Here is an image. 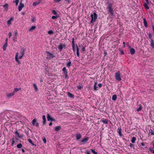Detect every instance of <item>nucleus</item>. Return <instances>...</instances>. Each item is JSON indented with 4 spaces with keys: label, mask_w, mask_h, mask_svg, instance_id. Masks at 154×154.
<instances>
[{
    "label": "nucleus",
    "mask_w": 154,
    "mask_h": 154,
    "mask_svg": "<svg viewBox=\"0 0 154 154\" xmlns=\"http://www.w3.org/2000/svg\"><path fill=\"white\" fill-rule=\"evenodd\" d=\"M115 77L116 79L118 81H120L122 80L121 73L119 71H117L115 73Z\"/></svg>",
    "instance_id": "1"
},
{
    "label": "nucleus",
    "mask_w": 154,
    "mask_h": 154,
    "mask_svg": "<svg viewBox=\"0 0 154 154\" xmlns=\"http://www.w3.org/2000/svg\"><path fill=\"white\" fill-rule=\"evenodd\" d=\"M91 23H92L94 22L97 19V14L95 13H94L93 14H91Z\"/></svg>",
    "instance_id": "2"
},
{
    "label": "nucleus",
    "mask_w": 154,
    "mask_h": 154,
    "mask_svg": "<svg viewBox=\"0 0 154 154\" xmlns=\"http://www.w3.org/2000/svg\"><path fill=\"white\" fill-rule=\"evenodd\" d=\"M46 53L47 54V59H50L55 57V56L54 55L48 51H46Z\"/></svg>",
    "instance_id": "3"
},
{
    "label": "nucleus",
    "mask_w": 154,
    "mask_h": 154,
    "mask_svg": "<svg viewBox=\"0 0 154 154\" xmlns=\"http://www.w3.org/2000/svg\"><path fill=\"white\" fill-rule=\"evenodd\" d=\"M107 9L108 10L110 14L112 15H113V10L112 8V5L111 4L108 5Z\"/></svg>",
    "instance_id": "4"
},
{
    "label": "nucleus",
    "mask_w": 154,
    "mask_h": 154,
    "mask_svg": "<svg viewBox=\"0 0 154 154\" xmlns=\"http://www.w3.org/2000/svg\"><path fill=\"white\" fill-rule=\"evenodd\" d=\"M62 71L63 72L64 74L65 75V78H67V71L65 67H64L62 69Z\"/></svg>",
    "instance_id": "5"
},
{
    "label": "nucleus",
    "mask_w": 154,
    "mask_h": 154,
    "mask_svg": "<svg viewBox=\"0 0 154 154\" xmlns=\"http://www.w3.org/2000/svg\"><path fill=\"white\" fill-rule=\"evenodd\" d=\"M24 7L23 4L22 3L21 1L20 2L19 5L18 7V10L19 11H20Z\"/></svg>",
    "instance_id": "6"
},
{
    "label": "nucleus",
    "mask_w": 154,
    "mask_h": 154,
    "mask_svg": "<svg viewBox=\"0 0 154 154\" xmlns=\"http://www.w3.org/2000/svg\"><path fill=\"white\" fill-rule=\"evenodd\" d=\"M19 53L18 52H17L15 56V61L17 62V63L19 64H20L21 63L20 61L18 59V56Z\"/></svg>",
    "instance_id": "7"
},
{
    "label": "nucleus",
    "mask_w": 154,
    "mask_h": 154,
    "mask_svg": "<svg viewBox=\"0 0 154 154\" xmlns=\"http://www.w3.org/2000/svg\"><path fill=\"white\" fill-rule=\"evenodd\" d=\"M20 55L19 57V58L20 59H21L24 56V50L23 49L21 50L20 51Z\"/></svg>",
    "instance_id": "8"
},
{
    "label": "nucleus",
    "mask_w": 154,
    "mask_h": 154,
    "mask_svg": "<svg viewBox=\"0 0 154 154\" xmlns=\"http://www.w3.org/2000/svg\"><path fill=\"white\" fill-rule=\"evenodd\" d=\"M47 118L48 120V121H55V119L51 117L49 114H48Z\"/></svg>",
    "instance_id": "9"
},
{
    "label": "nucleus",
    "mask_w": 154,
    "mask_h": 154,
    "mask_svg": "<svg viewBox=\"0 0 154 154\" xmlns=\"http://www.w3.org/2000/svg\"><path fill=\"white\" fill-rule=\"evenodd\" d=\"M14 95V92H12L11 93L9 94H7V97L9 99L11 97H12Z\"/></svg>",
    "instance_id": "10"
},
{
    "label": "nucleus",
    "mask_w": 154,
    "mask_h": 154,
    "mask_svg": "<svg viewBox=\"0 0 154 154\" xmlns=\"http://www.w3.org/2000/svg\"><path fill=\"white\" fill-rule=\"evenodd\" d=\"M82 137L81 135L80 134H77L76 135V139L78 140Z\"/></svg>",
    "instance_id": "11"
},
{
    "label": "nucleus",
    "mask_w": 154,
    "mask_h": 154,
    "mask_svg": "<svg viewBox=\"0 0 154 154\" xmlns=\"http://www.w3.org/2000/svg\"><path fill=\"white\" fill-rule=\"evenodd\" d=\"M89 139L88 137H85L83 138L82 140H81V143L86 142Z\"/></svg>",
    "instance_id": "12"
},
{
    "label": "nucleus",
    "mask_w": 154,
    "mask_h": 154,
    "mask_svg": "<svg viewBox=\"0 0 154 154\" xmlns=\"http://www.w3.org/2000/svg\"><path fill=\"white\" fill-rule=\"evenodd\" d=\"M101 121L104 124H107L108 123V120L106 119H102L101 120Z\"/></svg>",
    "instance_id": "13"
},
{
    "label": "nucleus",
    "mask_w": 154,
    "mask_h": 154,
    "mask_svg": "<svg viewBox=\"0 0 154 154\" xmlns=\"http://www.w3.org/2000/svg\"><path fill=\"white\" fill-rule=\"evenodd\" d=\"M61 129V127L60 126H56L55 128V131H58Z\"/></svg>",
    "instance_id": "14"
},
{
    "label": "nucleus",
    "mask_w": 154,
    "mask_h": 154,
    "mask_svg": "<svg viewBox=\"0 0 154 154\" xmlns=\"http://www.w3.org/2000/svg\"><path fill=\"white\" fill-rule=\"evenodd\" d=\"M41 1V0H39L38 2H34L33 3V6H36L37 5L40 4V2Z\"/></svg>",
    "instance_id": "15"
},
{
    "label": "nucleus",
    "mask_w": 154,
    "mask_h": 154,
    "mask_svg": "<svg viewBox=\"0 0 154 154\" xmlns=\"http://www.w3.org/2000/svg\"><path fill=\"white\" fill-rule=\"evenodd\" d=\"M143 21L144 25L145 26V27L147 28V23L145 18H143Z\"/></svg>",
    "instance_id": "16"
},
{
    "label": "nucleus",
    "mask_w": 154,
    "mask_h": 154,
    "mask_svg": "<svg viewBox=\"0 0 154 154\" xmlns=\"http://www.w3.org/2000/svg\"><path fill=\"white\" fill-rule=\"evenodd\" d=\"M42 119H43V124L44 125H45L46 124V118H45V115H43L42 116Z\"/></svg>",
    "instance_id": "17"
},
{
    "label": "nucleus",
    "mask_w": 154,
    "mask_h": 154,
    "mask_svg": "<svg viewBox=\"0 0 154 154\" xmlns=\"http://www.w3.org/2000/svg\"><path fill=\"white\" fill-rule=\"evenodd\" d=\"M130 53L131 54H133L135 53V50L133 48H131L130 49Z\"/></svg>",
    "instance_id": "18"
},
{
    "label": "nucleus",
    "mask_w": 154,
    "mask_h": 154,
    "mask_svg": "<svg viewBox=\"0 0 154 154\" xmlns=\"http://www.w3.org/2000/svg\"><path fill=\"white\" fill-rule=\"evenodd\" d=\"M67 95H68V96L69 97H71V98H73L74 97V95H73L71 93H70L69 92H67Z\"/></svg>",
    "instance_id": "19"
},
{
    "label": "nucleus",
    "mask_w": 154,
    "mask_h": 154,
    "mask_svg": "<svg viewBox=\"0 0 154 154\" xmlns=\"http://www.w3.org/2000/svg\"><path fill=\"white\" fill-rule=\"evenodd\" d=\"M7 42H5V44L4 45L3 47V50L4 51H5L6 49V48L7 47Z\"/></svg>",
    "instance_id": "20"
},
{
    "label": "nucleus",
    "mask_w": 154,
    "mask_h": 154,
    "mask_svg": "<svg viewBox=\"0 0 154 154\" xmlns=\"http://www.w3.org/2000/svg\"><path fill=\"white\" fill-rule=\"evenodd\" d=\"M97 82H95L94 84V90H96V91L97 90V88H98V87L97 86Z\"/></svg>",
    "instance_id": "21"
},
{
    "label": "nucleus",
    "mask_w": 154,
    "mask_h": 154,
    "mask_svg": "<svg viewBox=\"0 0 154 154\" xmlns=\"http://www.w3.org/2000/svg\"><path fill=\"white\" fill-rule=\"evenodd\" d=\"M150 45L153 48H154V42L153 39L151 40Z\"/></svg>",
    "instance_id": "22"
},
{
    "label": "nucleus",
    "mask_w": 154,
    "mask_h": 154,
    "mask_svg": "<svg viewBox=\"0 0 154 154\" xmlns=\"http://www.w3.org/2000/svg\"><path fill=\"white\" fill-rule=\"evenodd\" d=\"M76 52H77L76 54H77V55L78 57H79V49L78 48L77 45L76 46Z\"/></svg>",
    "instance_id": "23"
},
{
    "label": "nucleus",
    "mask_w": 154,
    "mask_h": 154,
    "mask_svg": "<svg viewBox=\"0 0 154 154\" xmlns=\"http://www.w3.org/2000/svg\"><path fill=\"white\" fill-rule=\"evenodd\" d=\"M118 129L119 130V131H118V132L119 133V136L121 137L122 136V134L121 133V128H118Z\"/></svg>",
    "instance_id": "24"
},
{
    "label": "nucleus",
    "mask_w": 154,
    "mask_h": 154,
    "mask_svg": "<svg viewBox=\"0 0 154 154\" xmlns=\"http://www.w3.org/2000/svg\"><path fill=\"white\" fill-rule=\"evenodd\" d=\"M117 98V96L116 94L113 95L112 97V99L113 100H115Z\"/></svg>",
    "instance_id": "25"
},
{
    "label": "nucleus",
    "mask_w": 154,
    "mask_h": 154,
    "mask_svg": "<svg viewBox=\"0 0 154 154\" xmlns=\"http://www.w3.org/2000/svg\"><path fill=\"white\" fill-rule=\"evenodd\" d=\"M148 35L149 38L150 39V40L153 39L152 38V34L151 33H149L148 34Z\"/></svg>",
    "instance_id": "26"
},
{
    "label": "nucleus",
    "mask_w": 154,
    "mask_h": 154,
    "mask_svg": "<svg viewBox=\"0 0 154 154\" xmlns=\"http://www.w3.org/2000/svg\"><path fill=\"white\" fill-rule=\"evenodd\" d=\"M3 7L5 10H7L8 8V5L7 4H6L3 5Z\"/></svg>",
    "instance_id": "27"
},
{
    "label": "nucleus",
    "mask_w": 154,
    "mask_h": 154,
    "mask_svg": "<svg viewBox=\"0 0 154 154\" xmlns=\"http://www.w3.org/2000/svg\"><path fill=\"white\" fill-rule=\"evenodd\" d=\"M14 133L15 134H17L19 138H20L22 137L21 135H20L19 133H18L17 131H15Z\"/></svg>",
    "instance_id": "28"
},
{
    "label": "nucleus",
    "mask_w": 154,
    "mask_h": 154,
    "mask_svg": "<svg viewBox=\"0 0 154 154\" xmlns=\"http://www.w3.org/2000/svg\"><path fill=\"white\" fill-rule=\"evenodd\" d=\"M28 141L29 142V143H30L31 144H32L33 146H36V145L35 144H34L33 143L32 140L30 139H29L28 140Z\"/></svg>",
    "instance_id": "29"
},
{
    "label": "nucleus",
    "mask_w": 154,
    "mask_h": 154,
    "mask_svg": "<svg viewBox=\"0 0 154 154\" xmlns=\"http://www.w3.org/2000/svg\"><path fill=\"white\" fill-rule=\"evenodd\" d=\"M136 140V138L135 137H133L132 138V139L131 140V142L134 143H135V141Z\"/></svg>",
    "instance_id": "30"
},
{
    "label": "nucleus",
    "mask_w": 154,
    "mask_h": 154,
    "mask_svg": "<svg viewBox=\"0 0 154 154\" xmlns=\"http://www.w3.org/2000/svg\"><path fill=\"white\" fill-rule=\"evenodd\" d=\"M13 19L11 18L9 20L7 21V23L8 25H9L11 23V22L12 20Z\"/></svg>",
    "instance_id": "31"
},
{
    "label": "nucleus",
    "mask_w": 154,
    "mask_h": 154,
    "mask_svg": "<svg viewBox=\"0 0 154 154\" xmlns=\"http://www.w3.org/2000/svg\"><path fill=\"white\" fill-rule=\"evenodd\" d=\"M36 28L35 26H33L29 30V31H32Z\"/></svg>",
    "instance_id": "32"
},
{
    "label": "nucleus",
    "mask_w": 154,
    "mask_h": 154,
    "mask_svg": "<svg viewBox=\"0 0 154 154\" xmlns=\"http://www.w3.org/2000/svg\"><path fill=\"white\" fill-rule=\"evenodd\" d=\"M37 121V119H34L32 121V124L33 125H35V123Z\"/></svg>",
    "instance_id": "33"
},
{
    "label": "nucleus",
    "mask_w": 154,
    "mask_h": 154,
    "mask_svg": "<svg viewBox=\"0 0 154 154\" xmlns=\"http://www.w3.org/2000/svg\"><path fill=\"white\" fill-rule=\"evenodd\" d=\"M71 63L70 61H69V62L68 63H66V66L68 67H69L71 65Z\"/></svg>",
    "instance_id": "34"
},
{
    "label": "nucleus",
    "mask_w": 154,
    "mask_h": 154,
    "mask_svg": "<svg viewBox=\"0 0 154 154\" xmlns=\"http://www.w3.org/2000/svg\"><path fill=\"white\" fill-rule=\"evenodd\" d=\"M17 36L13 35V40L14 41H17Z\"/></svg>",
    "instance_id": "35"
},
{
    "label": "nucleus",
    "mask_w": 154,
    "mask_h": 154,
    "mask_svg": "<svg viewBox=\"0 0 154 154\" xmlns=\"http://www.w3.org/2000/svg\"><path fill=\"white\" fill-rule=\"evenodd\" d=\"M20 88H15L14 91L13 92H14L15 93L20 91Z\"/></svg>",
    "instance_id": "36"
},
{
    "label": "nucleus",
    "mask_w": 154,
    "mask_h": 154,
    "mask_svg": "<svg viewBox=\"0 0 154 154\" xmlns=\"http://www.w3.org/2000/svg\"><path fill=\"white\" fill-rule=\"evenodd\" d=\"M22 146V145L21 143H19L17 145V147L18 148H21Z\"/></svg>",
    "instance_id": "37"
},
{
    "label": "nucleus",
    "mask_w": 154,
    "mask_h": 154,
    "mask_svg": "<svg viewBox=\"0 0 154 154\" xmlns=\"http://www.w3.org/2000/svg\"><path fill=\"white\" fill-rule=\"evenodd\" d=\"M58 48L60 50V51H61L63 48V47L62 45L61 44L60 45H59Z\"/></svg>",
    "instance_id": "38"
},
{
    "label": "nucleus",
    "mask_w": 154,
    "mask_h": 154,
    "mask_svg": "<svg viewBox=\"0 0 154 154\" xmlns=\"http://www.w3.org/2000/svg\"><path fill=\"white\" fill-rule=\"evenodd\" d=\"M33 85L35 89V91H37V90H38V88L36 85L35 84H34Z\"/></svg>",
    "instance_id": "39"
},
{
    "label": "nucleus",
    "mask_w": 154,
    "mask_h": 154,
    "mask_svg": "<svg viewBox=\"0 0 154 154\" xmlns=\"http://www.w3.org/2000/svg\"><path fill=\"white\" fill-rule=\"evenodd\" d=\"M119 51H120V52H121V53L123 55L124 54V53L123 50H122V49H120V48L119 49Z\"/></svg>",
    "instance_id": "40"
},
{
    "label": "nucleus",
    "mask_w": 154,
    "mask_h": 154,
    "mask_svg": "<svg viewBox=\"0 0 154 154\" xmlns=\"http://www.w3.org/2000/svg\"><path fill=\"white\" fill-rule=\"evenodd\" d=\"M144 6L145 8L147 9H149V7L147 5V4L146 3H145L144 4Z\"/></svg>",
    "instance_id": "41"
},
{
    "label": "nucleus",
    "mask_w": 154,
    "mask_h": 154,
    "mask_svg": "<svg viewBox=\"0 0 154 154\" xmlns=\"http://www.w3.org/2000/svg\"><path fill=\"white\" fill-rule=\"evenodd\" d=\"M142 109V107L141 106H140L139 108L137 109V112H139V111H140Z\"/></svg>",
    "instance_id": "42"
},
{
    "label": "nucleus",
    "mask_w": 154,
    "mask_h": 154,
    "mask_svg": "<svg viewBox=\"0 0 154 154\" xmlns=\"http://www.w3.org/2000/svg\"><path fill=\"white\" fill-rule=\"evenodd\" d=\"M91 151L94 154H97V152H95L94 149H91Z\"/></svg>",
    "instance_id": "43"
},
{
    "label": "nucleus",
    "mask_w": 154,
    "mask_h": 154,
    "mask_svg": "<svg viewBox=\"0 0 154 154\" xmlns=\"http://www.w3.org/2000/svg\"><path fill=\"white\" fill-rule=\"evenodd\" d=\"M19 0H15V2H15L16 3V5H17L18 4V2H19Z\"/></svg>",
    "instance_id": "44"
},
{
    "label": "nucleus",
    "mask_w": 154,
    "mask_h": 154,
    "mask_svg": "<svg viewBox=\"0 0 154 154\" xmlns=\"http://www.w3.org/2000/svg\"><path fill=\"white\" fill-rule=\"evenodd\" d=\"M48 33L49 34H52L53 33V32L52 30H50L48 31Z\"/></svg>",
    "instance_id": "45"
},
{
    "label": "nucleus",
    "mask_w": 154,
    "mask_h": 154,
    "mask_svg": "<svg viewBox=\"0 0 154 154\" xmlns=\"http://www.w3.org/2000/svg\"><path fill=\"white\" fill-rule=\"evenodd\" d=\"M55 2L58 3L60 2L61 0H53Z\"/></svg>",
    "instance_id": "46"
},
{
    "label": "nucleus",
    "mask_w": 154,
    "mask_h": 154,
    "mask_svg": "<svg viewBox=\"0 0 154 154\" xmlns=\"http://www.w3.org/2000/svg\"><path fill=\"white\" fill-rule=\"evenodd\" d=\"M77 88L79 89H81L82 87L80 85H79L77 86Z\"/></svg>",
    "instance_id": "47"
},
{
    "label": "nucleus",
    "mask_w": 154,
    "mask_h": 154,
    "mask_svg": "<svg viewBox=\"0 0 154 154\" xmlns=\"http://www.w3.org/2000/svg\"><path fill=\"white\" fill-rule=\"evenodd\" d=\"M57 17H58L57 16H53L52 17V19H57Z\"/></svg>",
    "instance_id": "48"
},
{
    "label": "nucleus",
    "mask_w": 154,
    "mask_h": 154,
    "mask_svg": "<svg viewBox=\"0 0 154 154\" xmlns=\"http://www.w3.org/2000/svg\"><path fill=\"white\" fill-rule=\"evenodd\" d=\"M129 146L131 147H134V145H133V144L131 143H130V144H129Z\"/></svg>",
    "instance_id": "49"
},
{
    "label": "nucleus",
    "mask_w": 154,
    "mask_h": 154,
    "mask_svg": "<svg viewBox=\"0 0 154 154\" xmlns=\"http://www.w3.org/2000/svg\"><path fill=\"white\" fill-rule=\"evenodd\" d=\"M17 34H18V33H17V31H15L14 32V35L17 36Z\"/></svg>",
    "instance_id": "50"
},
{
    "label": "nucleus",
    "mask_w": 154,
    "mask_h": 154,
    "mask_svg": "<svg viewBox=\"0 0 154 154\" xmlns=\"http://www.w3.org/2000/svg\"><path fill=\"white\" fill-rule=\"evenodd\" d=\"M43 141L44 143H46V139L45 138H44L43 139Z\"/></svg>",
    "instance_id": "51"
},
{
    "label": "nucleus",
    "mask_w": 154,
    "mask_h": 154,
    "mask_svg": "<svg viewBox=\"0 0 154 154\" xmlns=\"http://www.w3.org/2000/svg\"><path fill=\"white\" fill-rule=\"evenodd\" d=\"M72 50H73V51L74 52L75 51V45H72Z\"/></svg>",
    "instance_id": "52"
},
{
    "label": "nucleus",
    "mask_w": 154,
    "mask_h": 154,
    "mask_svg": "<svg viewBox=\"0 0 154 154\" xmlns=\"http://www.w3.org/2000/svg\"><path fill=\"white\" fill-rule=\"evenodd\" d=\"M52 13L54 15H56L57 14L56 12L54 10L53 11Z\"/></svg>",
    "instance_id": "53"
},
{
    "label": "nucleus",
    "mask_w": 154,
    "mask_h": 154,
    "mask_svg": "<svg viewBox=\"0 0 154 154\" xmlns=\"http://www.w3.org/2000/svg\"><path fill=\"white\" fill-rule=\"evenodd\" d=\"M98 86L100 88L102 87V85L101 83H99V84Z\"/></svg>",
    "instance_id": "54"
},
{
    "label": "nucleus",
    "mask_w": 154,
    "mask_h": 154,
    "mask_svg": "<svg viewBox=\"0 0 154 154\" xmlns=\"http://www.w3.org/2000/svg\"><path fill=\"white\" fill-rule=\"evenodd\" d=\"M11 35H12L11 33V32H9V33H8V35L9 36V38H10L11 36Z\"/></svg>",
    "instance_id": "55"
},
{
    "label": "nucleus",
    "mask_w": 154,
    "mask_h": 154,
    "mask_svg": "<svg viewBox=\"0 0 154 154\" xmlns=\"http://www.w3.org/2000/svg\"><path fill=\"white\" fill-rule=\"evenodd\" d=\"M150 151L152 152L154 154V150L153 149H151L150 150Z\"/></svg>",
    "instance_id": "56"
},
{
    "label": "nucleus",
    "mask_w": 154,
    "mask_h": 154,
    "mask_svg": "<svg viewBox=\"0 0 154 154\" xmlns=\"http://www.w3.org/2000/svg\"><path fill=\"white\" fill-rule=\"evenodd\" d=\"M35 125L37 127H38V125H39L38 123H35Z\"/></svg>",
    "instance_id": "57"
},
{
    "label": "nucleus",
    "mask_w": 154,
    "mask_h": 154,
    "mask_svg": "<svg viewBox=\"0 0 154 154\" xmlns=\"http://www.w3.org/2000/svg\"><path fill=\"white\" fill-rule=\"evenodd\" d=\"M150 133L152 135H154V132H151Z\"/></svg>",
    "instance_id": "58"
},
{
    "label": "nucleus",
    "mask_w": 154,
    "mask_h": 154,
    "mask_svg": "<svg viewBox=\"0 0 154 154\" xmlns=\"http://www.w3.org/2000/svg\"><path fill=\"white\" fill-rule=\"evenodd\" d=\"M82 51H85V48L84 47H83V48H82Z\"/></svg>",
    "instance_id": "59"
},
{
    "label": "nucleus",
    "mask_w": 154,
    "mask_h": 154,
    "mask_svg": "<svg viewBox=\"0 0 154 154\" xmlns=\"http://www.w3.org/2000/svg\"><path fill=\"white\" fill-rule=\"evenodd\" d=\"M72 45H75L74 42V41H72Z\"/></svg>",
    "instance_id": "60"
},
{
    "label": "nucleus",
    "mask_w": 154,
    "mask_h": 154,
    "mask_svg": "<svg viewBox=\"0 0 154 154\" xmlns=\"http://www.w3.org/2000/svg\"><path fill=\"white\" fill-rule=\"evenodd\" d=\"M146 1V3L147 4H149V1H148V0H145Z\"/></svg>",
    "instance_id": "61"
},
{
    "label": "nucleus",
    "mask_w": 154,
    "mask_h": 154,
    "mask_svg": "<svg viewBox=\"0 0 154 154\" xmlns=\"http://www.w3.org/2000/svg\"><path fill=\"white\" fill-rule=\"evenodd\" d=\"M52 124V123L51 122L49 124V126H51Z\"/></svg>",
    "instance_id": "62"
},
{
    "label": "nucleus",
    "mask_w": 154,
    "mask_h": 154,
    "mask_svg": "<svg viewBox=\"0 0 154 154\" xmlns=\"http://www.w3.org/2000/svg\"><path fill=\"white\" fill-rule=\"evenodd\" d=\"M66 2H69L70 0H64Z\"/></svg>",
    "instance_id": "63"
},
{
    "label": "nucleus",
    "mask_w": 154,
    "mask_h": 154,
    "mask_svg": "<svg viewBox=\"0 0 154 154\" xmlns=\"http://www.w3.org/2000/svg\"><path fill=\"white\" fill-rule=\"evenodd\" d=\"M86 152L87 153V154H91V153L88 151H87Z\"/></svg>",
    "instance_id": "64"
}]
</instances>
